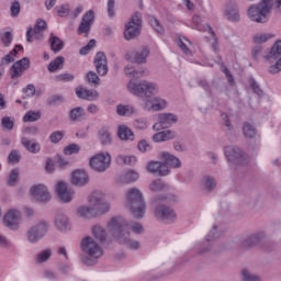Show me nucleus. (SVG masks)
<instances>
[{
  "label": "nucleus",
  "mask_w": 281,
  "mask_h": 281,
  "mask_svg": "<svg viewBox=\"0 0 281 281\" xmlns=\"http://www.w3.org/2000/svg\"><path fill=\"white\" fill-rule=\"evenodd\" d=\"M108 231L113 240L119 245H125L128 249H137L139 241L133 240V234H144V226L137 222H131L124 217H112L108 223Z\"/></svg>",
  "instance_id": "f257e3e1"
},
{
  "label": "nucleus",
  "mask_w": 281,
  "mask_h": 281,
  "mask_svg": "<svg viewBox=\"0 0 281 281\" xmlns=\"http://www.w3.org/2000/svg\"><path fill=\"white\" fill-rule=\"evenodd\" d=\"M281 14V0H261L257 4H252L247 9V16L254 23H267L269 15L273 9Z\"/></svg>",
  "instance_id": "f03ea898"
},
{
  "label": "nucleus",
  "mask_w": 281,
  "mask_h": 281,
  "mask_svg": "<svg viewBox=\"0 0 281 281\" xmlns=\"http://www.w3.org/2000/svg\"><path fill=\"white\" fill-rule=\"evenodd\" d=\"M81 251L86 254V256L81 258V262L86 267H93V265H98L99 258L104 256V250L100 246V243L95 241L91 236L82 238Z\"/></svg>",
  "instance_id": "7ed1b4c3"
},
{
  "label": "nucleus",
  "mask_w": 281,
  "mask_h": 281,
  "mask_svg": "<svg viewBox=\"0 0 281 281\" xmlns=\"http://www.w3.org/2000/svg\"><path fill=\"white\" fill-rule=\"evenodd\" d=\"M126 207H128L134 218H144V214H146V202L144 201L142 190L132 188L127 191Z\"/></svg>",
  "instance_id": "20e7f679"
},
{
  "label": "nucleus",
  "mask_w": 281,
  "mask_h": 281,
  "mask_svg": "<svg viewBox=\"0 0 281 281\" xmlns=\"http://www.w3.org/2000/svg\"><path fill=\"white\" fill-rule=\"evenodd\" d=\"M128 91L137 98H153V95L159 92V86L156 82L148 80L135 81L131 80L127 85Z\"/></svg>",
  "instance_id": "39448f33"
},
{
  "label": "nucleus",
  "mask_w": 281,
  "mask_h": 281,
  "mask_svg": "<svg viewBox=\"0 0 281 281\" xmlns=\"http://www.w3.org/2000/svg\"><path fill=\"white\" fill-rule=\"evenodd\" d=\"M168 196L160 194L153 198L151 203L155 206V216L158 218V221H167L169 223H172V221L177 220V213L172 207L160 204L164 203V201H167Z\"/></svg>",
  "instance_id": "423d86ee"
},
{
  "label": "nucleus",
  "mask_w": 281,
  "mask_h": 281,
  "mask_svg": "<svg viewBox=\"0 0 281 281\" xmlns=\"http://www.w3.org/2000/svg\"><path fill=\"white\" fill-rule=\"evenodd\" d=\"M142 34V13L135 12L130 19L128 23L125 24L124 38L125 41H133Z\"/></svg>",
  "instance_id": "0eeeda50"
},
{
  "label": "nucleus",
  "mask_w": 281,
  "mask_h": 281,
  "mask_svg": "<svg viewBox=\"0 0 281 281\" xmlns=\"http://www.w3.org/2000/svg\"><path fill=\"white\" fill-rule=\"evenodd\" d=\"M90 168L94 172H106L111 168V155L110 154H97L90 158Z\"/></svg>",
  "instance_id": "6e6552de"
},
{
  "label": "nucleus",
  "mask_w": 281,
  "mask_h": 281,
  "mask_svg": "<svg viewBox=\"0 0 281 281\" xmlns=\"http://www.w3.org/2000/svg\"><path fill=\"white\" fill-rule=\"evenodd\" d=\"M224 153L226 155V159L231 161V164H235V166H247L249 161L247 155L236 146L225 147Z\"/></svg>",
  "instance_id": "1a4fd4ad"
},
{
  "label": "nucleus",
  "mask_w": 281,
  "mask_h": 281,
  "mask_svg": "<svg viewBox=\"0 0 281 281\" xmlns=\"http://www.w3.org/2000/svg\"><path fill=\"white\" fill-rule=\"evenodd\" d=\"M89 203L97 214H106L111 205L104 201V193L97 191L89 196Z\"/></svg>",
  "instance_id": "9d476101"
},
{
  "label": "nucleus",
  "mask_w": 281,
  "mask_h": 281,
  "mask_svg": "<svg viewBox=\"0 0 281 281\" xmlns=\"http://www.w3.org/2000/svg\"><path fill=\"white\" fill-rule=\"evenodd\" d=\"M49 224L47 222H40L27 231L29 243L36 244L42 238H45Z\"/></svg>",
  "instance_id": "9b49d317"
},
{
  "label": "nucleus",
  "mask_w": 281,
  "mask_h": 281,
  "mask_svg": "<svg viewBox=\"0 0 281 281\" xmlns=\"http://www.w3.org/2000/svg\"><path fill=\"white\" fill-rule=\"evenodd\" d=\"M221 236V233L218 232V226L214 225L212 227V231L206 235V241L202 248L199 250V256H205V254H216L218 249L216 248V245L212 244V240H216Z\"/></svg>",
  "instance_id": "f8f14e48"
},
{
  "label": "nucleus",
  "mask_w": 281,
  "mask_h": 281,
  "mask_svg": "<svg viewBox=\"0 0 281 281\" xmlns=\"http://www.w3.org/2000/svg\"><path fill=\"white\" fill-rule=\"evenodd\" d=\"M179 117L172 113H162L158 115V122L154 124V131H162L164 128H170L172 124H177Z\"/></svg>",
  "instance_id": "ddd939ff"
},
{
  "label": "nucleus",
  "mask_w": 281,
  "mask_h": 281,
  "mask_svg": "<svg viewBox=\"0 0 281 281\" xmlns=\"http://www.w3.org/2000/svg\"><path fill=\"white\" fill-rule=\"evenodd\" d=\"M93 21H95V15L93 10H89L82 15L81 23L77 30V34H85L86 38L89 36L91 32V25H93Z\"/></svg>",
  "instance_id": "4468645a"
},
{
  "label": "nucleus",
  "mask_w": 281,
  "mask_h": 281,
  "mask_svg": "<svg viewBox=\"0 0 281 281\" xmlns=\"http://www.w3.org/2000/svg\"><path fill=\"white\" fill-rule=\"evenodd\" d=\"M45 30H47V22H45V20H37L34 29L29 27L26 32L27 43H32V36L36 41H41L43 38V32H45Z\"/></svg>",
  "instance_id": "2eb2a0df"
},
{
  "label": "nucleus",
  "mask_w": 281,
  "mask_h": 281,
  "mask_svg": "<svg viewBox=\"0 0 281 281\" xmlns=\"http://www.w3.org/2000/svg\"><path fill=\"white\" fill-rule=\"evenodd\" d=\"M150 56V49L148 47H143L139 50H133L131 53H127L125 55L126 60H130L131 63H136L137 65H144L146 64V59Z\"/></svg>",
  "instance_id": "dca6fc26"
},
{
  "label": "nucleus",
  "mask_w": 281,
  "mask_h": 281,
  "mask_svg": "<svg viewBox=\"0 0 281 281\" xmlns=\"http://www.w3.org/2000/svg\"><path fill=\"white\" fill-rule=\"evenodd\" d=\"M3 223L5 227H9V229H19L21 212L14 209L9 210L3 217Z\"/></svg>",
  "instance_id": "f3484780"
},
{
  "label": "nucleus",
  "mask_w": 281,
  "mask_h": 281,
  "mask_svg": "<svg viewBox=\"0 0 281 281\" xmlns=\"http://www.w3.org/2000/svg\"><path fill=\"white\" fill-rule=\"evenodd\" d=\"M30 69V58L24 57L18 61H15L10 70V76L14 80L15 78H21L24 71Z\"/></svg>",
  "instance_id": "a211bd4d"
},
{
  "label": "nucleus",
  "mask_w": 281,
  "mask_h": 281,
  "mask_svg": "<svg viewBox=\"0 0 281 281\" xmlns=\"http://www.w3.org/2000/svg\"><path fill=\"white\" fill-rule=\"evenodd\" d=\"M55 192L63 203H71L74 201V190L67 188V183L63 181L56 184Z\"/></svg>",
  "instance_id": "6ab92c4d"
},
{
  "label": "nucleus",
  "mask_w": 281,
  "mask_h": 281,
  "mask_svg": "<svg viewBox=\"0 0 281 281\" xmlns=\"http://www.w3.org/2000/svg\"><path fill=\"white\" fill-rule=\"evenodd\" d=\"M31 194L35 201H40V203H47L52 199L49 191H47V187L43 184L34 186L31 188Z\"/></svg>",
  "instance_id": "aec40b11"
},
{
  "label": "nucleus",
  "mask_w": 281,
  "mask_h": 281,
  "mask_svg": "<svg viewBox=\"0 0 281 281\" xmlns=\"http://www.w3.org/2000/svg\"><path fill=\"white\" fill-rule=\"evenodd\" d=\"M168 106V102L159 97L147 99L144 103L145 111H164Z\"/></svg>",
  "instance_id": "412c9836"
},
{
  "label": "nucleus",
  "mask_w": 281,
  "mask_h": 281,
  "mask_svg": "<svg viewBox=\"0 0 281 281\" xmlns=\"http://www.w3.org/2000/svg\"><path fill=\"white\" fill-rule=\"evenodd\" d=\"M94 67L99 76H106V74H109V63L104 53H97L94 57Z\"/></svg>",
  "instance_id": "4be33fe9"
},
{
  "label": "nucleus",
  "mask_w": 281,
  "mask_h": 281,
  "mask_svg": "<svg viewBox=\"0 0 281 281\" xmlns=\"http://www.w3.org/2000/svg\"><path fill=\"white\" fill-rule=\"evenodd\" d=\"M70 183L77 188H85L89 183V175L82 169H77L71 173Z\"/></svg>",
  "instance_id": "5701e85b"
},
{
  "label": "nucleus",
  "mask_w": 281,
  "mask_h": 281,
  "mask_svg": "<svg viewBox=\"0 0 281 281\" xmlns=\"http://www.w3.org/2000/svg\"><path fill=\"white\" fill-rule=\"evenodd\" d=\"M148 172L151 175H158V177H168L170 169L161 161H150L147 166Z\"/></svg>",
  "instance_id": "b1692460"
},
{
  "label": "nucleus",
  "mask_w": 281,
  "mask_h": 281,
  "mask_svg": "<svg viewBox=\"0 0 281 281\" xmlns=\"http://www.w3.org/2000/svg\"><path fill=\"white\" fill-rule=\"evenodd\" d=\"M160 159H162L164 166H167V168H181V160L177 158L175 155L168 153V151H161L159 154Z\"/></svg>",
  "instance_id": "393cba45"
},
{
  "label": "nucleus",
  "mask_w": 281,
  "mask_h": 281,
  "mask_svg": "<svg viewBox=\"0 0 281 281\" xmlns=\"http://www.w3.org/2000/svg\"><path fill=\"white\" fill-rule=\"evenodd\" d=\"M265 232H258L255 233L250 236H248L243 243H241V247H244V249H249L251 247H256V245H260V243H262V240H265Z\"/></svg>",
  "instance_id": "a878e982"
},
{
  "label": "nucleus",
  "mask_w": 281,
  "mask_h": 281,
  "mask_svg": "<svg viewBox=\"0 0 281 281\" xmlns=\"http://www.w3.org/2000/svg\"><path fill=\"white\" fill-rule=\"evenodd\" d=\"M75 91L77 98H80L81 100H88L89 102H93L100 98V94L97 90H88L87 88L79 87L76 88Z\"/></svg>",
  "instance_id": "bb28decb"
},
{
  "label": "nucleus",
  "mask_w": 281,
  "mask_h": 281,
  "mask_svg": "<svg viewBox=\"0 0 281 281\" xmlns=\"http://www.w3.org/2000/svg\"><path fill=\"white\" fill-rule=\"evenodd\" d=\"M55 227L58 232H69L71 229L69 217L63 213L57 214L55 217Z\"/></svg>",
  "instance_id": "cd10ccee"
},
{
  "label": "nucleus",
  "mask_w": 281,
  "mask_h": 281,
  "mask_svg": "<svg viewBox=\"0 0 281 281\" xmlns=\"http://www.w3.org/2000/svg\"><path fill=\"white\" fill-rule=\"evenodd\" d=\"M224 13L226 19L232 23H238L240 21V12L238 11V7L232 2L226 5Z\"/></svg>",
  "instance_id": "c85d7f7f"
},
{
  "label": "nucleus",
  "mask_w": 281,
  "mask_h": 281,
  "mask_svg": "<svg viewBox=\"0 0 281 281\" xmlns=\"http://www.w3.org/2000/svg\"><path fill=\"white\" fill-rule=\"evenodd\" d=\"M117 137L122 142H135V133L126 125L117 126Z\"/></svg>",
  "instance_id": "c756f323"
},
{
  "label": "nucleus",
  "mask_w": 281,
  "mask_h": 281,
  "mask_svg": "<svg viewBox=\"0 0 281 281\" xmlns=\"http://www.w3.org/2000/svg\"><path fill=\"white\" fill-rule=\"evenodd\" d=\"M200 188L204 192H214L216 190V179L212 176H203L200 180Z\"/></svg>",
  "instance_id": "7c9ffc66"
},
{
  "label": "nucleus",
  "mask_w": 281,
  "mask_h": 281,
  "mask_svg": "<svg viewBox=\"0 0 281 281\" xmlns=\"http://www.w3.org/2000/svg\"><path fill=\"white\" fill-rule=\"evenodd\" d=\"M21 144L32 155H37V153H41V144L36 140H31L30 138L23 136L21 138Z\"/></svg>",
  "instance_id": "2f4dec72"
},
{
  "label": "nucleus",
  "mask_w": 281,
  "mask_h": 281,
  "mask_svg": "<svg viewBox=\"0 0 281 281\" xmlns=\"http://www.w3.org/2000/svg\"><path fill=\"white\" fill-rule=\"evenodd\" d=\"M137 179H139V173H137V171H133L130 170L125 173H122L119 177V182L122 183L123 186H126L128 183H135V181H137Z\"/></svg>",
  "instance_id": "473e14b6"
},
{
  "label": "nucleus",
  "mask_w": 281,
  "mask_h": 281,
  "mask_svg": "<svg viewBox=\"0 0 281 281\" xmlns=\"http://www.w3.org/2000/svg\"><path fill=\"white\" fill-rule=\"evenodd\" d=\"M77 216L79 218H95L98 213L91 206L82 205L77 209Z\"/></svg>",
  "instance_id": "72a5a7b5"
},
{
  "label": "nucleus",
  "mask_w": 281,
  "mask_h": 281,
  "mask_svg": "<svg viewBox=\"0 0 281 281\" xmlns=\"http://www.w3.org/2000/svg\"><path fill=\"white\" fill-rule=\"evenodd\" d=\"M48 43L50 44V49L52 52H54V54L63 52V47H65V42H63V40H60L58 36L54 34H50Z\"/></svg>",
  "instance_id": "f704fd0d"
},
{
  "label": "nucleus",
  "mask_w": 281,
  "mask_h": 281,
  "mask_svg": "<svg viewBox=\"0 0 281 281\" xmlns=\"http://www.w3.org/2000/svg\"><path fill=\"white\" fill-rule=\"evenodd\" d=\"M281 56V41H278L270 49V52L266 55V59L269 63H273V60H278Z\"/></svg>",
  "instance_id": "c9c22d12"
},
{
  "label": "nucleus",
  "mask_w": 281,
  "mask_h": 281,
  "mask_svg": "<svg viewBox=\"0 0 281 281\" xmlns=\"http://www.w3.org/2000/svg\"><path fill=\"white\" fill-rule=\"evenodd\" d=\"M92 236L95 239V243H105L106 231L102 226L97 225L92 228Z\"/></svg>",
  "instance_id": "e433bc0d"
},
{
  "label": "nucleus",
  "mask_w": 281,
  "mask_h": 281,
  "mask_svg": "<svg viewBox=\"0 0 281 281\" xmlns=\"http://www.w3.org/2000/svg\"><path fill=\"white\" fill-rule=\"evenodd\" d=\"M116 113L121 117H128L135 113V108L133 105H124V104H119L116 106Z\"/></svg>",
  "instance_id": "4c0bfd02"
},
{
  "label": "nucleus",
  "mask_w": 281,
  "mask_h": 281,
  "mask_svg": "<svg viewBox=\"0 0 281 281\" xmlns=\"http://www.w3.org/2000/svg\"><path fill=\"white\" fill-rule=\"evenodd\" d=\"M167 188L168 186L161 179H156L149 183L150 192H166Z\"/></svg>",
  "instance_id": "58836bf2"
},
{
  "label": "nucleus",
  "mask_w": 281,
  "mask_h": 281,
  "mask_svg": "<svg viewBox=\"0 0 281 281\" xmlns=\"http://www.w3.org/2000/svg\"><path fill=\"white\" fill-rule=\"evenodd\" d=\"M63 65H65V57L58 56L47 66V69L50 74H54L58 69H63Z\"/></svg>",
  "instance_id": "ea45409f"
},
{
  "label": "nucleus",
  "mask_w": 281,
  "mask_h": 281,
  "mask_svg": "<svg viewBox=\"0 0 281 281\" xmlns=\"http://www.w3.org/2000/svg\"><path fill=\"white\" fill-rule=\"evenodd\" d=\"M69 120L70 122H80L82 117H85V109L78 106L74 108L72 110L69 111Z\"/></svg>",
  "instance_id": "a19ab883"
},
{
  "label": "nucleus",
  "mask_w": 281,
  "mask_h": 281,
  "mask_svg": "<svg viewBox=\"0 0 281 281\" xmlns=\"http://www.w3.org/2000/svg\"><path fill=\"white\" fill-rule=\"evenodd\" d=\"M99 139L102 146H109L111 142H113V138L111 137V132H109V128L103 127L100 130Z\"/></svg>",
  "instance_id": "79ce46f5"
},
{
  "label": "nucleus",
  "mask_w": 281,
  "mask_h": 281,
  "mask_svg": "<svg viewBox=\"0 0 281 281\" xmlns=\"http://www.w3.org/2000/svg\"><path fill=\"white\" fill-rule=\"evenodd\" d=\"M137 161V158L135 156H117L116 157V162L120 165V166H133V164H135Z\"/></svg>",
  "instance_id": "37998d69"
},
{
  "label": "nucleus",
  "mask_w": 281,
  "mask_h": 281,
  "mask_svg": "<svg viewBox=\"0 0 281 281\" xmlns=\"http://www.w3.org/2000/svg\"><path fill=\"white\" fill-rule=\"evenodd\" d=\"M243 134L248 139H254L256 137V127L251 123H245L243 127Z\"/></svg>",
  "instance_id": "c03bdc74"
},
{
  "label": "nucleus",
  "mask_w": 281,
  "mask_h": 281,
  "mask_svg": "<svg viewBox=\"0 0 281 281\" xmlns=\"http://www.w3.org/2000/svg\"><path fill=\"white\" fill-rule=\"evenodd\" d=\"M16 183H19V169L15 168L11 170L8 177L7 186H9V188H14Z\"/></svg>",
  "instance_id": "a18cd8bd"
},
{
  "label": "nucleus",
  "mask_w": 281,
  "mask_h": 281,
  "mask_svg": "<svg viewBox=\"0 0 281 281\" xmlns=\"http://www.w3.org/2000/svg\"><path fill=\"white\" fill-rule=\"evenodd\" d=\"M270 38H273V35L269 33H259L254 36V43L256 45H262V43H267Z\"/></svg>",
  "instance_id": "49530a36"
},
{
  "label": "nucleus",
  "mask_w": 281,
  "mask_h": 281,
  "mask_svg": "<svg viewBox=\"0 0 281 281\" xmlns=\"http://www.w3.org/2000/svg\"><path fill=\"white\" fill-rule=\"evenodd\" d=\"M41 120V113L37 111H29L23 116V122H38Z\"/></svg>",
  "instance_id": "de8ad7c7"
},
{
  "label": "nucleus",
  "mask_w": 281,
  "mask_h": 281,
  "mask_svg": "<svg viewBox=\"0 0 281 281\" xmlns=\"http://www.w3.org/2000/svg\"><path fill=\"white\" fill-rule=\"evenodd\" d=\"M12 32L7 31L4 33H0V41L3 45V47H10L12 45Z\"/></svg>",
  "instance_id": "09e8293b"
},
{
  "label": "nucleus",
  "mask_w": 281,
  "mask_h": 281,
  "mask_svg": "<svg viewBox=\"0 0 281 281\" xmlns=\"http://www.w3.org/2000/svg\"><path fill=\"white\" fill-rule=\"evenodd\" d=\"M149 23L158 34H161V35L166 34V30L164 29V26H161V23H159V20H157V18L150 16Z\"/></svg>",
  "instance_id": "8fccbe9b"
},
{
  "label": "nucleus",
  "mask_w": 281,
  "mask_h": 281,
  "mask_svg": "<svg viewBox=\"0 0 281 281\" xmlns=\"http://www.w3.org/2000/svg\"><path fill=\"white\" fill-rule=\"evenodd\" d=\"M49 258H52V250L50 249L42 250L36 256V262L37 265H41V262H47Z\"/></svg>",
  "instance_id": "3c124183"
},
{
  "label": "nucleus",
  "mask_w": 281,
  "mask_h": 281,
  "mask_svg": "<svg viewBox=\"0 0 281 281\" xmlns=\"http://www.w3.org/2000/svg\"><path fill=\"white\" fill-rule=\"evenodd\" d=\"M80 153V145L72 143L64 148V155H78Z\"/></svg>",
  "instance_id": "603ef678"
},
{
  "label": "nucleus",
  "mask_w": 281,
  "mask_h": 281,
  "mask_svg": "<svg viewBox=\"0 0 281 281\" xmlns=\"http://www.w3.org/2000/svg\"><path fill=\"white\" fill-rule=\"evenodd\" d=\"M241 280L243 281H261L262 279L260 278V276L249 272V270H243Z\"/></svg>",
  "instance_id": "864d4df0"
},
{
  "label": "nucleus",
  "mask_w": 281,
  "mask_h": 281,
  "mask_svg": "<svg viewBox=\"0 0 281 281\" xmlns=\"http://www.w3.org/2000/svg\"><path fill=\"white\" fill-rule=\"evenodd\" d=\"M55 80H57V82H74V80H76V76L74 74H60L58 76L55 77Z\"/></svg>",
  "instance_id": "5fc2aeb1"
},
{
  "label": "nucleus",
  "mask_w": 281,
  "mask_h": 281,
  "mask_svg": "<svg viewBox=\"0 0 281 281\" xmlns=\"http://www.w3.org/2000/svg\"><path fill=\"white\" fill-rule=\"evenodd\" d=\"M3 131H12L14 128V121L10 116H3L1 120Z\"/></svg>",
  "instance_id": "6e6d98bb"
},
{
  "label": "nucleus",
  "mask_w": 281,
  "mask_h": 281,
  "mask_svg": "<svg viewBox=\"0 0 281 281\" xmlns=\"http://www.w3.org/2000/svg\"><path fill=\"white\" fill-rule=\"evenodd\" d=\"M86 78L87 82H89V85H92L93 87H98V85H100V77H98V74H95L94 71H89Z\"/></svg>",
  "instance_id": "4d7b16f0"
},
{
  "label": "nucleus",
  "mask_w": 281,
  "mask_h": 281,
  "mask_svg": "<svg viewBox=\"0 0 281 281\" xmlns=\"http://www.w3.org/2000/svg\"><path fill=\"white\" fill-rule=\"evenodd\" d=\"M21 161V153L18 149L11 150L8 156V164H19Z\"/></svg>",
  "instance_id": "13d9d810"
},
{
  "label": "nucleus",
  "mask_w": 281,
  "mask_h": 281,
  "mask_svg": "<svg viewBox=\"0 0 281 281\" xmlns=\"http://www.w3.org/2000/svg\"><path fill=\"white\" fill-rule=\"evenodd\" d=\"M133 124L138 131H145V128H148V120L144 117L135 119Z\"/></svg>",
  "instance_id": "bf43d9fd"
},
{
  "label": "nucleus",
  "mask_w": 281,
  "mask_h": 281,
  "mask_svg": "<svg viewBox=\"0 0 281 281\" xmlns=\"http://www.w3.org/2000/svg\"><path fill=\"white\" fill-rule=\"evenodd\" d=\"M63 137H65V132L56 131L49 135V140L52 142V144H58L63 140Z\"/></svg>",
  "instance_id": "052dcab7"
},
{
  "label": "nucleus",
  "mask_w": 281,
  "mask_h": 281,
  "mask_svg": "<svg viewBox=\"0 0 281 281\" xmlns=\"http://www.w3.org/2000/svg\"><path fill=\"white\" fill-rule=\"evenodd\" d=\"M61 102H64V98L60 94H55L47 99L48 106H56V104H60Z\"/></svg>",
  "instance_id": "680f3d73"
},
{
  "label": "nucleus",
  "mask_w": 281,
  "mask_h": 281,
  "mask_svg": "<svg viewBox=\"0 0 281 281\" xmlns=\"http://www.w3.org/2000/svg\"><path fill=\"white\" fill-rule=\"evenodd\" d=\"M93 47H95V40H90L88 45L81 47V49L79 50V54L81 56H87V54H89V50L93 49Z\"/></svg>",
  "instance_id": "e2e57ef3"
},
{
  "label": "nucleus",
  "mask_w": 281,
  "mask_h": 281,
  "mask_svg": "<svg viewBox=\"0 0 281 281\" xmlns=\"http://www.w3.org/2000/svg\"><path fill=\"white\" fill-rule=\"evenodd\" d=\"M58 16H68L69 15V4H61L56 8Z\"/></svg>",
  "instance_id": "0e129e2a"
},
{
  "label": "nucleus",
  "mask_w": 281,
  "mask_h": 281,
  "mask_svg": "<svg viewBox=\"0 0 281 281\" xmlns=\"http://www.w3.org/2000/svg\"><path fill=\"white\" fill-rule=\"evenodd\" d=\"M124 71H125L126 76H132L134 78H139V72H137V70H135V68L131 65L125 66Z\"/></svg>",
  "instance_id": "69168bd1"
},
{
  "label": "nucleus",
  "mask_w": 281,
  "mask_h": 281,
  "mask_svg": "<svg viewBox=\"0 0 281 281\" xmlns=\"http://www.w3.org/2000/svg\"><path fill=\"white\" fill-rule=\"evenodd\" d=\"M193 30H199V32H203V26H201V16L198 14L193 15Z\"/></svg>",
  "instance_id": "338daca9"
},
{
  "label": "nucleus",
  "mask_w": 281,
  "mask_h": 281,
  "mask_svg": "<svg viewBox=\"0 0 281 281\" xmlns=\"http://www.w3.org/2000/svg\"><path fill=\"white\" fill-rule=\"evenodd\" d=\"M250 87H251L254 93H256L257 95H262L263 92L260 89V86L254 79H250Z\"/></svg>",
  "instance_id": "774afa93"
}]
</instances>
